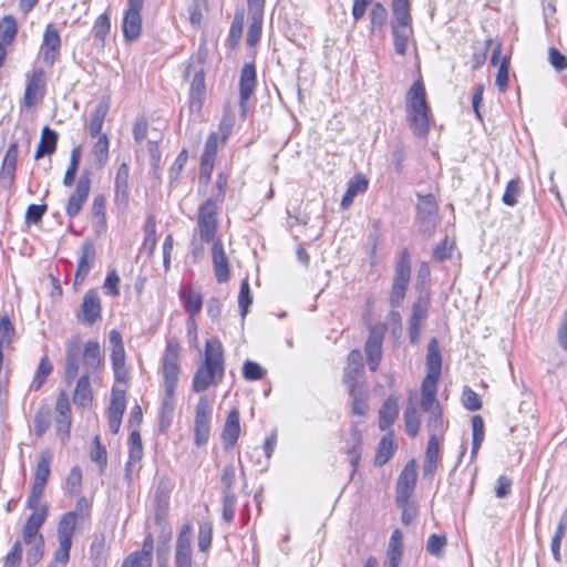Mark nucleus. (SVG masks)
<instances>
[{"label": "nucleus", "instance_id": "f257e3e1", "mask_svg": "<svg viewBox=\"0 0 567 567\" xmlns=\"http://www.w3.org/2000/svg\"><path fill=\"white\" fill-rule=\"evenodd\" d=\"M224 373V347L219 339H208L205 343L204 361L197 368L192 381L193 391L203 392L212 385L219 384Z\"/></svg>", "mask_w": 567, "mask_h": 567}, {"label": "nucleus", "instance_id": "f03ea898", "mask_svg": "<svg viewBox=\"0 0 567 567\" xmlns=\"http://www.w3.org/2000/svg\"><path fill=\"white\" fill-rule=\"evenodd\" d=\"M405 110L406 122L413 135L425 137L430 130V107L426 102L425 87L421 80L414 81L409 89Z\"/></svg>", "mask_w": 567, "mask_h": 567}, {"label": "nucleus", "instance_id": "7ed1b4c3", "mask_svg": "<svg viewBox=\"0 0 567 567\" xmlns=\"http://www.w3.org/2000/svg\"><path fill=\"white\" fill-rule=\"evenodd\" d=\"M102 363L100 343L90 340L84 344L83 352V374L78 379L73 392L74 404L81 408H87L93 400V392L90 383V375L95 372Z\"/></svg>", "mask_w": 567, "mask_h": 567}, {"label": "nucleus", "instance_id": "20e7f679", "mask_svg": "<svg viewBox=\"0 0 567 567\" xmlns=\"http://www.w3.org/2000/svg\"><path fill=\"white\" fill-rule=\"evenodd\" d=\"M76 523L78 513L75 511L66 512L59 520L56 529L59 547L54 551L53 560L55 565H61L60 567H65L70 559V549Z\"/></svg>", "mask_w": 567, "mask_h": 567}, {"label": "nucleus", "instance_id": "39448f33", "mask_svg": "<svg viewBox=\"0 0 567 567\" xmlns=\"http://www.w3.org/2000/svg\"><path fill=\"white\" fill-rule=\"evenodd\" d=\"M181 347L175 338L166 340L165 350L162 358V372L164 379V391L171 394L176 390L178 375L181 372Z\"/></svg>", "mask_w": 567, "mask_h": 567}, {"label": "nucleus", "instance_id": "423d86ee", "mask_svg": "<svg viewBox=\"0 0 567 567\" xmlns=\"http://www.w3.org/2000/svg\"><path fill=\"white\" fill-rule=\"evenodd\" d=\"M437 392H431L429 395L425 392H421L420 408L427 414L426 416V431L430 437L439 439L443 435L447 429V421L443 417V410L440 402L436 399Z\"/></svg>", "mask_w": 567, "mask_h": 567}, {"label": "nucleus", "instance_id": "0eeeda50", "mask_svg": "<svg viewBox=\"0 0 567 567\" xmlns=\"http://www.w3.org/2000/svg\"><path fill=\"white\" fill-rule=\"evenodd\" d=\"M218 206L216 200L207 198L198 208L196 231L204 243L214 241L217 231Z\"/></svg>", "mask_w": 567, "mask_h": 567}, {"label": "nucleus", "instance_id": "6e6552de", "mask_svg": "<svg viewBox=\"0 0 567 567\" xmlns=\"http://www.w3.org/2000/svg\"><path fill=\"white\" fill-rule=\"evenodd\" d=\"M213 416V399L202 395L196 404L194 420V442L197 446L205 445L210 435Z\"/></svg>", "mask_w": 567, "mask_h": 567}, {"label": "nucleus", "instance_id": "1a4fd4ad", "mask_svg": "<svg viewBox=\"0 0 567 567\" xmlns=\"http://www.w3.org/2000/svg\"><path fill=\"white\" fill-rule=\"evenodd\" d=\"M426 368L427 373L421 382V392H425L429 395L431 392H437L442 369L441 352L435 338H432L427 344Z\"/></svg>", "mask_w": 567, "mask_h": 567}, {"label": "nucleus", "instance_id": "9d476101", "mask_svg": "<svg viewBox=\"0 0 567 567\" xmlns=\"http://www.w3.org/2000/svg\"><path fill=\"white\" fill-rule=\"evenodd\" d=\"M417 219L419 230L426 237H431L437 226V205L432 194L419 196Z\"/></svg>", "mask_w": 567, "mask_h": 567}, {"label": "nucleus", "instance_id": "9b49d317", "mask_svg": "<svg viewBox=\"0 0 567 567\" xmlns=\"http://www.w3.org/2000/svg\"><path fill=\"white\" fill-rule=\"evenodd\" d=\"M83 352L84 346H82L80 336H72L68 340L65 349L64 380L69 384L76 378L80 363L83 364Z\"/></svg>", "mask_w": 567, "mask_h": 567}, {"label": "nucleus", "instance_id": "f8f14e48", "mask_svg": "<svg viewBox=\"0 0 567 567\" xmlns=\"http://www.w3.org/2000/svg\"><path fill=\"white\" fill-rule=\"evenodd\" d=\"M91 172L83 171L76 182L75 188L68 199L65 213L70 218L76 217L91 190Z\"/></svg>", "mask_w": 567, "mask_h": 567}, {"label": "nucleus", "instance_id": "ddd939ff", "mask_svg": "<svg viewBox=\"0 0 567 567\" xmlns=\"http://www.w3.org/2000/svg\"><path fill=\"white\" fill-rule=\"evenodd\" d=\"M42 61L44 64L52 66L61 55V38L59 31L53 23L47 24L40 48Z\"/></svg>", "mask_w": 567, "mask_h": 567}, {"label": "nucleus", "instance_id": "4468645a", "mask_svg": "<svg viewBox=\"0 0 567 567\" xmlns=\"http://www.w3.org/2000/svg\"><path fill=\"white\" fill-rule=\"evenodd\" d=\"M144 3L127 1V9L124 12L122 30L126 41H134L142 31V9Z\"/></svg>", "mask_w": 567, "mask_h": 567}, {"label": "nucleus", "instance_id": "2eb2a0df", "mask_svg": "<svg viewBox=\"0 0 567 567\" xmlns=\"http://www.w3.org/2000/svg\"><path fill=\"white\" fill-rule=\"evenodd\" d=\"M384 338V327L373 326L370 328L369 337L364 344V352L369 369L374 372L378 370L382 358V343Z\"/></svg>", "mask_w": 567, "mask_h": 567}, {"label": "nucleus", "instance_id": "dca6fc26", "mask_svg": "<svg viewBox=\"0 0 567 567\" xmlns=\"http://www.w3.org/2000/svg\"><path fill=\"white\" fill-rule=\"evenodd\" d=\"M45 93V72L43 69L38 68L32 71L28 76L23 104L27 109H31L38 102H40Z\"/></svg>", "mask_w": 567, "mask_h": 567}, {"label": "nucleus", "instance_id": "f3484780", "mask_svg": "<svg viewBox=\"0 0 567 567\" xmlns=\"http://www.w3.org/2000/svg\"><path fill=\"white\" fill-rule=\"evenodd\" d=\"M266 0H247L249 27L246 42L254 47L260 39Z\"/></svg>", "mask_w": 567, "mask_h": 567}, {"label": "nucleus", "instance_id": "a211bd4d", "mask_svg": "<svg viewBox=\"0 0 567 567\" xmlns=\"http://www.w3.org/2000/svg\"><path fill=\"white\" fill-rule=\"evenodd\" d=\"M102 317V305L99 292L95 289L87 290L82 298L78 318L89 326H92Z\"/></svg>", "mask_w": 567, "mask_h": 567}, {"label": "nucleus", "instance_id": "6ab92c4d", "mask_svg": "<svg viewBox=\"0 0 567 567\" xmlns=\"http://www.w3.org/2000/svg\"><path fill=\"white\" fill-rule=\"evenodd\" d=\"M175 566L192 567V526L186 524L182 527L175 548Z\"/></svg>", "mask_w": 567, "mask_h": 567}, {"label": "nucleus", "instance_id": "aec40b11", "mask_svg": "<svg viewBox=\"0 0 567 567\" xmlns=\"http://www.w3.org/2000/svg\"><path fill=\"white\" fill-rule=\"evenodd\" d=\"M125 408L126 398L124 391L113 389L107 409L109 429L111 433L116 434L118 432Z\"/></svg>", "mask_w": 567, "mask_h": 567}, {"label": "nucleus", "instance_id": "412c9836", "mask_svg": "<svg viewBox=\"0 0 567 567\" xmlns=\"http://www.w3.org/2000/svg\"><path fill=\"white\" fill-rule=\"evenodd\" d=\"M257 75L254 63H246L240 72L239 79V105L245 114L246 102L252 95L256 89Z\"/></svg>", "mask_w": 567, "mask_h": 567}, {"label": "nucleus", "instance_id": "4be33fe9", "mask_svg": "<svg viewBox=\"0 0 567 567\" xmlns=\"http://www.w3.org/2000/svg\"><path fill=\"white\" fill-rule=\"evenodd\" d=\"M416 477V466L414 461H411L404 466V468L402 470L398 477L395 487V498H400L401 501L410 498L415 487Z\"/></svg>", "mask_w": 567, "mask_h": 567}, {"label": "nucleus", "instance_id": "5701e85b", "mask_svg": "<svg viewBox=\"0 0 567 567\" xmlns=\"http://www.w3.org/2000/svg\"><path fill=\"white\" fill-rule=\"evenodd\" d=\"M363 370L362 354L359 350H352L347 360V367L343 372V382L349 392H354L358 379Z\"/></svg>", "mask_w": 567, "mask_h": 567}, {"label": "nucleus", "instance_id": "b1692460", "mask_svg": "<svg viewBox=\"0 0 567 567\" xmlns=\"http://www.w3.org/2000/svg\"><path fill=\"white\" fill-rule=\"evenodd\" d=\"M240 435V415L237 408H233L225 421L221 430V441L225 449L233 447Z\"/></svg>", "mask_w": 567, "mask_h": 567}, {"label": "nucleus", "instance_id": "393cba45", "mask_svg": "<svg viewBox=\"0 0 567 567\" xmlns=\"http://www.w3.org/2000/svg\"><path fill=\"white\" fill-rule=\"evenodd\" d=\"M95 260V249L92 243L84 241L81 245V254L78 260V268L74 277V285L83 284L86 276L90 274Z\"/></svg>", "mask_w": 567, "mask_h": 567}, {"label": "nucleus", "instance_id": "a878e982", "mask_svg": "<svg viewBox=\"0 0 567 567\" xmlns=\"http://www.w3.org/2000/svg\"><path fill=\"white\" fill-rule=\"evenodd\" d=\"M18 152V143L13 142L9 145L4 154L0 171V184L6 187H9L13 183L17 169Z\"/></svg>", "mask_w": 567, "mask_h": 567}, {"label": "nucleus", "instance_id": "bb28decb", "mask_svg": "<svg viewBox=\"0 0 567 567\" xmlns=\"http://www.w3.org/2000/svg\"><path fill=\"white\" fill-rule=\"evenodd\" d=\"M212 259L217 281L220 284L226 282L229 279V266L223 244L219 239L213 243Z\"/></svg>", "mask_w": 567, "mask_h": 567}, {"label": "nucleus", "instance_id": "cd10ccee", "mask_svg": "<svg viewBox=\"0 0 567 567\" xmlns=\"http://www.w3.org/2000/svg\"><path fill=\"white\" fill-rule=\"evenodd\" d=\"M390 25L395 52L404 55L408 51L409 39L413 33L412 21L391 22Z\"/></svg>", "mask_w": 567, "mask_h": 567}, {"label": "nucleus", "instance_id": "c85d7f7f", "mask_svg": "<svg viewBox=\"0 0 567 567\" xmlns=\"http://www.w3.org/2000/svg\"><path fill=\"white\" fill-rule=\"evenodd\" d=\"M411 280V255L406 248L402 249L398 256L392 284L409 287Z\"/></svg>", "mask_w": 567, "mask_h": 567}, {"label": "nucleus", "instance_id": "c756f323", "mask_svg": "<svg viewBox=\"0 0 567 567\" xmlns=\"http://www.w3.org/2000/svg\"><path fill=\"white\" fill-rule=\"evenodd\" d=\"M388 10L381 2H374L369 13L370 27L369 32L371 35H383L388 23Z\"/></svg>", "mask_w": 567, "mask_h": 567}, {"label": "nucleus", "instance_id": "7c9ffc66", "mask_svg": "<svg viewBox=\"0 0 567 567\" xmlns=\"http://www.w3.org/2000/svg\"><path fill=\"white\" fill-rule=\"evenodd\" d=\"M399 415V396L390 395L379 411V427L388 430Z\"/></svg>", "mask_w": 567, "mask_h": 567}, {"label": "nucleus", "instance_id": "2f4dec72", "mask_svg": "<svg viewBox=\"0 0 567 567\" xmlns=\"http://www.w3.org/2000/svg\"><path fill=\"white\" fill-rule=\"evenodd\" d=\"M181 301L189 318H194L203 308V295L192 287H183L179 291Z\"/></svg>", "mask_w": 567, "mask_h": 567}, {"label": "nucleus", "instance_id": "473e14b6", "mask_svg": "<svg viewBox=\"0 0 567 567\" xmlns=\"http://www.w3.org/2000/svg\"><path fill=\"white\" fill-rule=\"evenodd\" d=\"M128 176L130 168L126 163H122L117 168L115 175V199L116 202L126 206L128 204L130 193H128Z\"/></svg>", "mask_w": 567, "mask_h": 567}, {"label": "nucleus", "instance_id": "72a5a7b5", "mask_svg": "<svg viewBox=\"0 0 567 567\" xmlns=\"http://www.w3.org/2000/svg\"><path fill=\"white\" fill-rule=\"evenodd\" d=\"M414 393L410 394L409 402L404 411V425L410 437H416L421 427V414L413 401Z\"/></svg>", "mask_w": 567, "mask_h": 567}, {"label": "nucleus", "instance_id": "f704fd0d", "mask_svg": "<svg viewBox=\"0 0 567 567\" xmlns=\"http://www.w3.org/2000/svg\"><path fill=\"white\" fill-rule=\"evenodd\" d=\"M368 189V179L362 175H354L348 183L347 190L341 199V207L348 209L357 195Z\"/></svg>", "mask_w": 567, "mask_h": 567}, {"label": "nucleus", "instance_id": "c9c22d12", "mask_svg": "<svg viewBox=\"0 0 567 567\" xmlns=\"http://www.w3.org/2000/svg\"><path fill=\"white\" fill-rule=\"evenodd\" d=\"M110 110V103L107 100H101L95 109L92 112L90 124H89V133L92 137H96L101 135V131L105 121V117Z\"/></svg>", "mask_w": 567, "mask_h": 567}, {"label": "nucleus", "instance_id": "e433bc0d", "mask_svg": "<svg viewBox=\"0 0 567 567\" xmlns=\"http://www.w3.org/2000/svg\"><path fill=\"white\" fill-rule=\"evenodd\" d=\"M58 143V133L49 126H44L41 132L40 143L37 147L34 158L39 159L44 155H51L55 152Z\"/></svg>", "mask_w": 567, "mask_h": 567}, {"label": "nucleus", "instance_id": "4c0bfd02", "mask_svg": "<svg viewBox=\"0 0 567 567\" xmlns=\"http://www.w3.org/2000/svg\"><path fill=\"white\" fill-rule=\"evenodd\" d=\"M51 460L52 455L50 452H41L37 463L32 486L40 488L45 487L51 472Z\"/></svg>", "mask_w": 567, "mask_h": 567}, {"label": "nucleus", "instance_id": "58836bf2", "mask_svg": "<svg viewBox=\"0 0 567 567\" xmlns=\"http://www.w3.org/2000/svg\"><path fill=\"white\" fill-rule=\"evenodd\" d=\"M395 445L393 433L385 434L378 444V450L374 458V464L378 466L384 465L394 454Z\"/></svg>", "mask_w": 567, "mask_h": 567}, {"label": "nucleus", "instance_id": "ea45409f", "mask_svg": "<svg viewBox=\"0 0 567 567\" xmlns=\"http://www.w3.org/2000/svg\"><path fill=\"white\" fill-rule=\"evenodd\" d=\"M440 445L439 439L429 437L425 461L423 465L424 475H433L439 462Z\"/></svg>", "mask_w": 567, "mask_h": 567}, {"label": "nucleus", "instance_id": "a19ab883", "mask_svg": "<svg viewBox=\"0 0 567 567\" xmlns=\"http://www.w3.org/2000/svg\"><path fill=\"white\" fill-rule=\"evenodd\" d=\"M349 462L353 467V471L358 466L361 460V434L360 431L355 427H351L350 439L347 441Z\"/></svg>", "mask_w": 567, "mask_h": 567}, {"label": "nucleus", "instance_id": "79ce46f5", "mask_svg": "<svg viewBox=\"0 0 567 567\" xmlns=\"http://www.w3.org/2000/svg\"><path fill=\"white\" fill-rule=\"evenodd\" d=\"M105 196L102 194L96 195L92 203V225L96 231H100L105 227Z\"/></svg>", "mask_w": 567, "mask_h": 567}, {"label": "nucleus", "instance_id": "37998d69", "mask_svg": "<svg viewBox=\"0 0 567 567\" xmlns=\"http://www.w3.org/2000/svg\"><path fill=\"white\" fill-rule=\"evenodd\" d=\"M473 441L471 450V460L477 456L478 450L485 437L484 420L481 415H473L471 419Z\"/></svg>", "mask_w": 567, "mask_h": 567}, {"label": "nucleus", "instance_id": "c03bdc74", "mask_svg": "<svg viewBox=\"0 0 567 567\" xmlns=\"http://www.w3.org/2000/svg\"><path fill=\"white\" fill-rule=\"evenodd\" d=\"M111 30V20L109 14L103 13L96 18L94 21L92 33L94 35V40L96 45L101 49L105 47V38L110 33Z\"/></svg>", "mask_w": 567, "mask_h": 567}, {"label": "nucleus", "instance_id": "a18cd8bd", "mask_svg": "<svg viewBox=\"0 0 567 567\" xmlns=\"http://www.w3.org/2000/svg\"><path fill=\"white\" fill-rule=\"evenodd\" d=\"M175 391L172 390L171 394L165 392V395L161 405V416H159V426L161 430H166L172 422L173 412L175 410V400H174Z\"/></svg>", "mask_w": 567, "mask_h": 567}, {"label": "nucleus", "instance_id": "49530a36", "mask_svg": "<svg viewBox=\"0 0 567 567\" xmlns=\"http://www.w3.org/2000/svg\"><path fill=\"white\" fill-rule=\"evenodd\" d=\"M53 370V365L48 358V355H43L39 362L38 369L35 371L34 378L30 384V389L38 391L45 382L47 378L51 374Z\"/></svg>", "mask_w": 567, "mask_h": 567}, {"label": "nucleus", "instance_id": "de8ad7c7", "mask_svg": "<svg viewBox=\"0 0 567 567\" xmlns=\"http://www.w3.org/2000/svg\"><path fill=\"white\" fill-rule=\"evenodd\" d=\"M18 32V24L13 17L6 16L0 21V44L3 47L9 45L16 38Z\"/></svg>", "mask_w": 567, "mask_h": 567}, {"label": "nucleus", "instance_id": "09e8293b", "mask_svg": "<svg viewBox=\"0 0 567 567\" xmlns=\"http://www.w3.org/2000/svg\"><path fill=\"white\" fill-rule=\"evenodd\" d=\"M121 567H152V547L130 554Z\"/></svg>", "mask_w": 567, "mask_h": 567}, {"label": "nucleus", "instance_id": "8fccbe9b", "mask_svg": "<svg viewBox=\"0 0 567 567\" xmlns=\"http://www.w3.org/2000/svg\"><path fill=\"white\" fill-rule=\"evenodd\" d=\"M393 20L391 22L412 21L410 0H391Z\"/></svg>", "mask_w": 567, "mask_h": 567}, {"label": "nucleus", "instance_id": "3c124183", "mask_svg": "<svg viewBox=\"0 0 567 567\" xmlns=\"http://www.w3.org/2000/svg\"><path fill=\"white\" fill-rule=\"evenodd\" d=\"M81 159V147L75 146L71 151L70 164L63 177V185L69 187L73 184Z\"/></svg>", "mask_w": 567, "mask_h": 567}, {"label": "nucleus", "instance_id": "603ef678", "mask_svg": "<svg viewBox=\"0 0 567 567\" xmlns=\"http://www.w3.org/2000/svg\"><path fill=\"white\" fill-rule=\"evenodd\" d=\"M90 555L93 560L94 567H100V565L105 560L106 546L105 537L103 535L94 537L90 548Z\"/></svg>", "mask_w": 567, "mask_h": 567}, {"label": "nucleus", "instance_id": "864d4df0", "mask_svg": "<svg viewBox=\"0 0 567 567\" xmlns=\"http://www.w3.org/2000/svg\"><path fill=\"white\" fill-rule=\"evenodd\" d=\"M109 137L106 134L97 135V141L93 145V154L100 165H104L109 159Z\"/></svg>", "mask_w": 567, "mask_h": 567}, {"label": "nucleus", "instance_id": "5fc2aeb1", "mask_svg": "<svg viewBox=\"0 0 567 567\" xmlns=\"http://www.w3.org/2000/svg\"><path fill=\"white\" fill-rule=\"evenodd\" d=\"M461 402L468 411H477L482 408V400L480 395L467 385L463 388Z\"/></svg>", "mask_w": 567, "mask_h": 567}, {"label": "nucleus", "instance_id": "6e6d98bb", "mask_svg": "<svg viewBox=\"0 0 567 567\" xmlns=\"http://www.w3.org/2000/svg\"><path fill=\"white\" fill-rule=\"evenodd\" d=\"M251 302H252V297L250 293L249 282H248V280L245 279L240 284V290H239V295H238V307L240 310V316L243 318L246 317V315L248 312V308L251 305Z\"/></svg>", "mask_w": 567, "mask_h": 567}, {"label": "nucleus", "instance_id": "4d7b16f0", "mask_svg": "<svg viewBox=\"0 0 567 567\" xmlns=\"http://www.w3.org/2000/svg\"><path fill=\"white\" fill-rule=\"evenodd\" d=\"M217 146L218 135L216 133H212L206 140L204 152L202 155V161H205L206 167H209L210 162H215V157L217 155Z\"/></svg>", "mask_w": 567, "mask_h": 567}, {"label": "nucleus", "instance_id": "13d9d810", "mask_svg": "<svg viewBox=\"0 0 567 567\" xmlns=\"http://www.w3.org/2000/svg\"><path fill=\"white\" fill-rule=\"evenodd\" d=\"M236 502L237 498L233 491L224 492L223 518L227 523H230L235 517Z\"/></svg>", "mask_w": 567, "mask_h": 567}, {"label": "nucleus", "instance_id": "bf43d9fd", "mask_svg": "<svg viewBox=\"0 0 567 567\" xmlns=\"http://www.w3.org/2000/svg\"><path fill=\"white\" fill-rule=\"evenodd\" d=\"M395 503L402 512V523L406 526L410 525L416 516V507L414 503H412L410 498H406L405 501L395 498Z\"/></svg>", "mask_w": 567, "mask_h": 567}, {"label": "nucleus", "instance_id": "052dcab7", "mask_svg": "<svg viewBox=\"0 0 567 567\" xmlns=\"http://www.w3.org/2000/svg\"><path fill=\"white\" fill-rule=\"evenodd\" d=\"M120 276L117 275L115 269H112L106 275V278L103 284V289L105 295L111 297H118L120 296Z\"/></svg>", "mask_w": 567, "mask_h": 567}, {"label": "nucleus", "instance_id": "680f3d73", "mask_svg": "<svg viewBox=\"0 0 567 567\" xmlns=\"http://www.w3.org/2000/svg\"><path fill=\"white\" fill-rule=\"evenodd\" d=\"M446 543L444 535L432 534L427 539L426 549L431 555L440 557L444 551Z\"/></svg>", "mask_w": 567, "mask_h": 567}, {"label": "nucleus", "instance_id": "e2e57ef3", "mask_svg": "<svg viewBox=\"0 0 567 567\" xmlns=\"http://www.w3.org/2000/svg\"><path fill=\"white\" fill-rule=\"evenodd\" d=\"M244 378L248 381H257L264 378L265 370L254 361H246L243 367Z\"/></svg>", "mask_w": 567, "mask_h": 567}, {"label": "nucleus", "instance_id": "0e129e2a", "mask_svg": "<svg viewBox=\"0 0 567 567\" xmlns=\"http://www.w3.org/2000/svg\"><path fill=\"white\" fill-rule=\"evenodd\" d=\"M352 398V413L357 415H364L368 410V403L362 392L354 388V392H349Z\"/></svg>", "mask_w": 567, "mask_h": 567}, {"label": "nucleus", "instance_id": "69168bd1", "mask_svg": "<svg viewBox=\"0 0 567 567\" xmlns=\"http://www.w3.org/2000/svg\"><path fill=\"white\" fill-rule=\"evenodd\" d=\"M47 515L48 508L47 506H42L39 511H33V513L28 517L24 526L39 530L44 524Z\"/></svg>", "mask_w": 567, "mask_h": 567}, {"label": "nucleus", "instance_id": "338daca9", "mask_svg": "<svg viewBox=\"0 0 567 567\" xmlns=\"http://www.w3.org/2000/svg\"><path fill=\"white\" fill-rule=\"evenodd\" d=\"M405 159V147L402 143H398L390 155V162L394 167L396 173H401L403 171V163Z\"/></svg>", "mask_w": 567, "mask_h": 567}, {"label": "nucleus", "instance_id": "774afa93", "mask_svg": "<svg viewBox=\"0 0 567 567\" xmlns=\"http://www.w3.org/2000/svg\"><path fill=\"white\" fill-rule=\"evenodd\" d=\"M453 243L444 238L433 249V258L437 261H443L452 256Z\"/></svg>", "mask_w": 567, "mask_h": 567}]
</instances>
